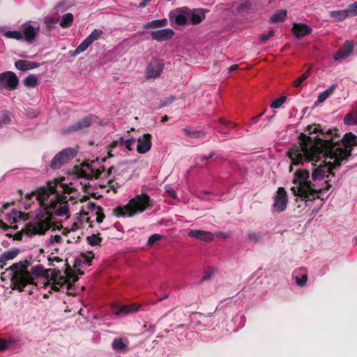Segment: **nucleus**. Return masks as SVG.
I'll return each instance as SVG.
<instances>
[{
  "instance_id": "obj_1",
  "label": "nucleus",
  "mask_w": 357,
  "mask_h": 357,
  "mask_svg": "<svg viewBox=\"0 0 357 357\" xmlns=\"http://www.w3.org/2000/svg\"><path fill=\"white\" fill-rule=\"evenodd\" d=\"M309 131L307 135L301 133L298 137L299 146L289 149L288 155L292 165H299L303 161L317 162L321 158H330L333 162L324 161L312 172L313 181L328 178L330 175L335 176L334 169L340 168L346 163L351 155L354 146H357V136L352 132L346 133L342 139L336 128L325 131L320 124L309 125L306 128Z\"/></svg>"
},
{
  "instance_id": "obj_2",
  "label": "nucleus",
  "mask_w": 357,
  "mask_h": 357,
  "mask_svg": "<svg viewBox=\"0 0 357 357\" xmlns=\"http://www.w3.org/2000/svg\"><path fill=\"white\" fill-rule=\"evenodd\" d=\"M54 199H52L50 203H47L38 215V221L34 224H31L26 227V233L29 234L44 235L45 232L51 228L52 221L54 218L52 211L56 208L57 205L63 204L55 210L54 214L57 216H63L69 213L67 197L59 193V190L56 189Z\"/></svg>"
},
{
  "instance_id": "obj_3",
  "label": "nucleus",
  "mask_w": 357,
  "mask_h": 357,
  "mask_svg": "<svg viewBox=\"0 0 357 357\" xmlns=\"http://www.w3.org/2000/svg\"><path fill=\"white\" fill-rule=\"evenodd\" d=\"M310 172L305 169H299L294 174L293 183L294 186L291 188V191L297 197V203H303L304 207L310 206V203L317 199H320L319 195L328 190L332 185L331 179L325 181L326 185L324 188L316 189L315 185L309 180Z\"/></svg>"
},
{
  "instance_id": "obj_4",
  "label": "nucleus",
  "mask_w": 357,
  "mask_h": 357,
  "mask_svg": "<svg viewBox=\"0 0 357 357\" xmlns=\"http://www.w3.org/2000/svg\"><path fill=\"white\" fill-rule=\"evenodd\" d=\"M29 266V262L25 260L15 263L7 269L11 272L10 287L12 289H17L20 292H22L26 285L35 284L34 278L31 274L37 278H49V270H45L41 264L33 266L31 272L28 271Z\"/></svg>"
},
{
  "instance_id": "obj_5",
  "label": "nucleus",
  "mask_w": 357,
  "mask_h": 357,
  "mask_svg": "<svg viewBox=\"0 0 357 357\" xmlns=\"http://www.w3.org/2000/svg\"><path fill=\"white\" fill-rule=\"evenodd\" d=\"M151 204V197L146 193L136 195L130 199L123 207H116L114 209L116 216L127 215L132 217L136 213H141L146 211Z\"/></svg>"
},
{
  "instance_id": "obj_6",
  "label": "nucleus",
  "mask_w": 357,
  "mask_h": 357,
  "mask_svg": "<svg viewBox=\"0 0 357 357\" xmlns=\"http://www.w3.org/2000/svg\"><path fill=\"white\" fill-rule=\"evenodd\" d=\"M58 183L57 180L47 181L46 185L40 186L31 193H27L25 195V198L28 200H31L32 197L36 195L37 200L39 202L40 206L42 208V210H43L46 202L50 199L51 194L56 192Z\"/></svg>"
},
{
  "instance_id": "obj_7",
  "label": "nucleus",
  "mask_w": 357,
  "mask_h": 357,
  "mask_svg": "<svg viewBox=\"0 0 357 357\" xmlns=\"http://www.w3.org/2000/svg\"><path fill=\"white\" fill-rule=\"evenodd\" d=\"M77 152L75 149L66 148L59 152L52 158L50 162L51 169L55 170L60 169L63 165L69 162L77 156Z\"/></svg>"
},
{
  "instance_id": "obj_8",
  "label": "nucleus",
  "mask_w": 357,
  "mask_h": 357,
  "mask_svg": "<svg viewBox=\"0 0 357 357\" xmlns=\"http://www.w3.org/2000/svg\"><path fill=\"white\" fill-rule=\"evenodd\" d=\"M164 63L162 60L153 58L148 63L146 69V77L147 79H155L159 77L163 70Z\"/></svg>"
},
{
  "instance_id": "obj_9",
  "label": "nucleus",
  "mask_w": 357,
  "mask_h": 357,
  "mask_svg": "<svg viewBox=\"0 0 357 357\" xmlns=\"http://www.w3.org/2000/svg\"><path fill=\"white\" fill-rule=\"evenodd\" d=\"M19 84V79L15 73L6 71L0 73V86L4 87L9 91L16 89Z\"/></svg>"
},
{
  "instance_id": "obj_10",
  "label": "nucleus",
  "mask_w": 357,
  "mask_h": 357,
  "mask_svg": "<svg viewBox=\"0 0 357 357\" xmlns=\"http://www.w3.org/2000/svg\"><path fill=\"white\" fill-rule=\"evenodd\" d=\"M98 117L93 114H90L83 117L82 119L71 125L68 128V132H76L80 130L87 128L91 126L93 122H96Z\"/></svg>"
},
{
  "instance_id": "obj_11",
  "label": "nucleus",
  "mask_w": 357,
  "mask_h": 357,
  "mask_svg": "<svg viewBox=\"0 0 357 357\" xmlns=\"http://www.w3.org/2000/svg\"><path fill=\"white\" fill-rule=\"evenodd\" d=\"M273 207L278 212H282L287 207L288 202L287 192L284 188L280 187L278 189L276 195L274 197Z\"/></svg>"
},
{
  "instance_id": "obj_12",
  "label": "nucleus",
  "mask_w": 357,
  "mask_h": 357,
  "mask_svg": "<svg viewBox=\"0 0 357 357\" xmlns=\"http://www.w3.org/2000/svg\"><path fill=\"white\" fill-rule=\"evenodd\" d=\"M140 307L139 303H133L129 305H114L112 307V312L116 315H126L139 311Z\"/></svg>"
},
{
  "instance_id": "obj_13",
  "label": "nucleus",
  "mask_w": 357,
  "mask_h": 357,
  "mask_svg": "<svg viewBox=\"0 0 357 357\" xmlns=\"http://www.w3.org/2000/svg\"><path fill=\"white\" fill-rule=\"evenodd\" d=\"M187 12L190 23L196 25L201 23L205 19L206 13L208 10L204 8L191 9L188 7Z\"/></svg>"
},
{
  "instance_id": "obj_14",
  "label": "nucleus",
  "mask_w": 357,
  "mask_h": 357,
  "mask_svg": "<svg viewBox=\"0 0 357 357\" xmlns=\"http://www.w3.org/2000/svg\"><path fill=\"white\" fill-rule=\"evenodd\" d=\"M152 136L149 133L144 134L137 139V151L140 154L149 152L152 146Z\"/></svg>"
},
{
  "instance_id": "obj_15",
  "label": "nucleus",
  "mask_w": 357,
  "mask_h": 357,
  "mask_svg": "<svg viewBox=\"0 0 357 357\" xmlns=\"http://www.w3.org/2000/svg\"><path fill=\"white\" fill-rule=\"evenodd\" d=\"M188 7L178 8L169 14L170 20H174L178 25H185L188 19Z\"/></svg>"
},
{
  "instance_id": "obj_16",
  "label": "nucleus",
  "mask_w": 357,
  "mask_h": 357,
  "mask_svg": "<svg viewBox=\"0 0 357 357\" xmlns=\"http://www.w3.org/2000/svg\"><path fill=\"white\" fill-rule=\"evenodd\" d=\"M353 50L354 42L352 40H346L340 50L334 54V60L339 61L345 59L352 52Z\"/></svg>"
},
{
  "instance_id": "obj_17",
  "label": "nucleus",
  "mask_w": 357,
  "mask_h": 357,
  "mask_svg": "<svg viewBox=\"0 0 357 357\" xmlns=\"http://www.w3.org/2000/svg\"><path fill=\"white\" fill-rule=\"evenodd\" d=\"M188 236L204 242H211L214 238L213 233L201 229H190L188 232Z\"/></svg>"
},
{
  "instance_id": "obj_18",
  "label": "nucleus",
  "mask_w": 357,
  "mask_h": 357,
  "mask_svg": "<svg viewBox=\"0 0 357 357\" xmlns=\"http://www.w3.org/2000/svg\"><path fill=\"white\" fill-rule=\"evenodd\" d=\"M291 31L296 38H302L310 35L312 33V28L306 24L294 23L291 28Z\"/></svg>"
},
{
  "instance_id": "obj_19",
  "label": "nucleus",
  "mask_w": 357,
  "mask_h": 357,
  "mask_svg": "<svg viewBox=\"0 0 357 357\" xmlns=\"http://www.w3.org/2000/svg\"><path fill=\"white\" fill-rule=\"evenodd\" d=\"M174 33L173 30L169 28L150 32L152 38L158 41H163L169 39L173 36Z\"/></svg>"
},
{
  "instance_id": "obj_20",
  "label": "nucleus",
  "mask_w": 357,
  "mask_h": 357,
  "mask_svg": "<svg viewBox=\"0 0 357 357\" xmlns=\"http://www.w3.org/2000/svg\"><path fill=\"white\" fill-rule=\"evenodd\" d=\"M39 66V63L30 61L28 60H17L15 62V67L22 72L32 70Z\"/></svg>"
},
{
  "instance_id": "obj_21",
  "label": "nucleus",
  "mask_w": 357,
  "mask_h": 357,
  "mask_svg": "<svg viewBox=\"0 0 357 357\" xmlns=\"http://www.w3.org/2000/svg\"><path fill=\"white\" fill-rule=\"evenodd\" d=\"M19 252L20 251L17 248H14L3 252L0 255V268H4V266L6 264V262L8 260H12L15 258L19 254Z\"/></svg>"
},
{
  "instance_id": "obj_22",
  "label": "nucleus",
  "mask_w": 357,
  "mask_h": 357,
  "mask_svg": "<svg viewBox=\"0 0 357 357\" xmlns=\"http://www.w3.org/2000/svg\"><path fill=\"white\" fill-rule=\"evenodd\" d=\"M36 35L37 31L32 25L29 24L23 30L22 36H24L25 40L28 43H32L35 40Z\"/></svg>"
},
{
  "instance_id": "obj_23",
  "label": "nucleus",
  "mask_w": 357,
  "mask_h": 357,
  "mask_svg": "<svg viewBox=\"0 0 357 357\" xmlns=\"http://www.w3.org/2000/svg\"><path fill=\"white\" fill-rule=\"evenodd\" d=\"M336 87H337L336 84H332L328 89L321 92L319 95L318 98L314 104L316 105H317L318 104L324 102L327 98H328L333 93Z\"/></svg>"
},
{
  "instance_id": "obj_24",
  "label": "nucleus",
  "mask_w": 357,
  "mask_h": 357,
  "mask_svg": "<svg viewBox=\"0 0 357 357\" xmlns=\"http://www.w3.org/2000/svg\"><path fill=\"white\" fill-rule=\"evenodd\" d=\"M167 25V20L166 19L155 20L149 22L144 24L143 27L146 29H156L164 27Z\"/></svg>"
},
{
  "instance_id": "obj_25",
  "label": "nucleus",
  "mask_w": 357,
  "mask_h": 357,
  "mask_svg": "<svg viewBox=\"0 0 357 357\" xmlns=\"http://www.w3.org/2000/svg\"><path fill=\"white\" fill-rule=\"evenodd\" d=\"M330 15L338 22L343 21L347 17H350L347 8L344 10H332L330 12Z\"/></svg>"
},
{
  "instance_id": "obj_26",
  "label": "nucleus",
  "mask_w": 357,
  "mask_h": 357,
  "mask_svg": "<svg viewBox=\"0 0 357 357\" xmlns=\"http://www.w3.org/2000/svg\"><path fill=\"white\" fill-rule=\"evenodd\" d=\"M54 180L58 181L57 189L61 188V190H59V193L61 195H65V194H71L75 191L73 188L69 187L67 184L63 183L62 181L65 180L64 177H61L59 178H54Z\"/></svg>"
},
{
  "instance_id": "obj_27",
  "label": "nucleus",
  "mask_w": 357,
  "mask_h": 357,
  "mask_svg": "<svg viewBox=\"0 0 357 357\" xmlns=\"http://www.w3.org/2000/svg\"><path fill=\"white\" fill-rule=\"evenodd\" d=\"M22 82L24 86L29 88H34L40 83L37 76L33 74L29 75L22 80Z\"/></svg>"
},
{
  "instance_id": "obj_28",
  "label": "nucleus",
  "mask_w": 357,
  "mask_h": 357,
  "mask_svg": "<svg viewBox=\"0 0 357 357\" xmlns=\"http://www.w3.org/2000/svg\"><path fill=\"white\" fill-rule=\"evenodd\" d=\"M182 132L185 134V135L189 137L192 139H202L205 135V132L203 130H190L187 128H183Z\"/></svg>"
},
{
  "instance_id": "obj_29",
  "label": "nucleus",
  "mask_w": 357,
  "mask_h": 357,
  "mask_svg": "<svg viewBox=\"0 0 357 357\" xmlns=\"http://www.w3.org/2000/svg\"><path fill=\"white\" fill-rule=\"evenodd\" d=\"M344 123L347 126L357 125V110L347 113L344 116Z\"/></svg>"
},
{
  "instance_id": "obj_30",
  "label": "nucleus",
  "mask_w": 357,
  "mask_h": 357,
  "mask_svg": "<svg viewBox=\"0 0 357 357\" xmlns=\"http://www.w3.org/2000/svg\"><path fill=\"white\" fill-rule=\"evenodd\" d=\"M287 16V12L286 10H277L271 17L272 22L278 23L284 22Z\"/></svg>"
},
{
  "instance_id": "obj_31",
  "label": "nucleus",
  "mask_w": 357,
  "mask_h": 357,
  "mask_svg": "<svg viewBox=\"0 0 357 357\" xmlns=\"http://www.w3.org/2000/svg\"><path fill=\"white\" fill-rule=\"evenodd\" d=\"M11 122L10 113L6 110L0 111V128L10 124Z\"/></svg>"
},
{
  "instance_id": "obj_32",
  "label": "nucleus",
  "mask_w": 357,
  "mask_h": 357,
  "mask_svg": "<svg viewBox=\"0 0 357 357\" xmlns=\"http://www.w3.org/2000/svg\"><path fill=\"white\" fill-rule=\"evenodd\" d=\"M73 22V15L72 13H68L64 14L59 23L60 26L63 28H67L71 26Z\"/></svg>"
},
{
  "instance_id": "obj_33",
  "label": "nucleus",
  "mask_w": 357,
  "mask_h": 357,
  "mask_svg": "<svg viewBox=\"0 0 357 357\" xmlns=\"http://www.w3.org/2000/svg\"><path fill=\"white\" fill-rule=\"evenodd\" d=\"M86 241L91 246L100 245L102 238L100 237V234H92L86 237Z\"/></svg>"
},
{
  "instance_id": "obj_34",
  "label": "nucleus",
  "mask_w": 357,
  "mask_h": 357,
  "mask_svg": "<svg viewBox=\"0 0 357 357\" xmlns=\"http://www.w3.org/2000/svg\"><path fill=\"white\" fill-rule=\"evenodd\" d=\"M65 266H66V268H65V271H64V273H65V275L67 276V278H68V280H70V279L73 280V282H77L78 280H79V278L78 276L75 274V273L73 271L72 268H71V266L69 265V264L68 263V261H66V264H65Z\"/></svg>"
},
{
  "instance_id": "obj_35",
  "label": "nucleus",
  "mask_w": 357,
  "mask_h": 357,
  "mask_svg": "<svg viewBox=\"0 0 357 357\" xmlns=\"http://www.w3.org/2000/svg\"><path fill=\"white\" fill-rule=\"evenodd\" d=\"M4 36L8 38L15 39L20 40L23 38V36L20 31H8L3 33Z\"/></svg>"
},
{
  "instance_id": "obj_36",
  "label": "nucleus",
  "mask_w": 357,
  "mask_h": 357,
  "mask_svg": "<svg viewBox=\"0 0 357 357\" xmlns=\"http://www.w3.org/2000/svg\"><path fill=\"white\" fill-rule=\"evenodd\" d=\"M112 347L114 350L122 351L126 347V344L123 342L122 338L116 337L112 342Z\"/></svg>"
},
{
  "instance_id": "obj_37",
  "label": "nucleus",
  "mask_w": 357,
  "mask_h": 357,
  "mask_svg": "<svg viewBox=\"0 0 357 357\" xmlns=\"http://www.w3.org/2000/svg\"><path fill=\"white\" fill-rule=\"evenodd\" d=\"M103 34V32L100 29H94L89 36L86 38L92 44L95 40H97Z\"/></svg>"
},
{
  "instance_id": "obj_38",
  "label": "nucleus",
  "mask_w": 357,
  "mask_h": 357,
  "mask_svg": "<svg viewBox=\"0 0 357 357\" xmlns=\"http://www.w3.org/2000/svg\"><path fill=\"white\" fill-rule=\"evenodd\" d=\"M90 45L91 44L89 43V41L86 38H85V40L79 45L77 46V47L74 51L73 55L76 56L83 52L89 47Z\"/></svg>"
},
{
  "instance_id": "obj_39",
  "label": "nucleus",
  "mask_w": 357,
  "mask_h": 357,
  "mask_svg": "<svg viewBox=\"0 0 357 357\" xmlns=\"http://www.w3.org/2000/svg\"><path fill=\"white\" fill-rule=\"evenodd\" d=\"M310 75V69H308L307 71H305L303 74H302L301 76L297 77L296 80L294 82V87H298L301 85V84L308 78V77Z\"/></svg>"
},
{
  "instance_id": "obj_40",
  "label": "nucleus",
  "mask_w": 357,
  "mask_h": 357,
  "mask_svg": "<svg viewBox=\"0 0 357 357\" xmlns=\"http://www.w3.org/2000/svg\"><path fill=\"white\" fill-rule=\"evenodd\" d=\"M286 100H287V97L286 96H281L279 98H278L275 100H274L271 104V108H274V109L279 108L286 101Z\"/></svg>"
},
{
  "instance_id": "obj_41",
  "label": "nucleus",
  "mask_w": 357,
  "mask_h": 357,
  "mask_svg": "<svg viewBox=\"0 0 357 357\" xmlns=\"http://www.w3.org/2000/svg\"><path fill=\"white\" fill-rule=\"evenodd\" d=\"M162 238V236L158 234H152L148 239L147 245L151 246L156 241H158Z\"/></svg>"
},
{
  "instance_id": "obj_42",
  "label": "nucleus",
  "mask_w": 357,
  "mask_h": 357,
  "mask_svg": "<svg viewBox=\"0 0 357 357\" xmlns=\"http://www.w3.org/2000/svg\"><path fill=\"white\" fill-rule=\"evenodd\" d=\"M347 8L350 17L357 15V2L349 4Z\"/></svg>"
},
{
  "instance_id": "obj_43",
  "label": "nucleus",
  "mask_w": 357,
  "mask_h": 357,
  "mask_svg": "<svg viewBox=\"0 0 357 357\" xmlns=\"http://www.w3.org/2000/svg\"><path fill=\"white\" fill-rule=\"evenodd\" d=\"M248 238L251 242L254 243H256L261 240L260 235L255 231L249 232Z\"/></svg>"
},
{
  "instance_id": "obj_44",
  "label": "nucleus",
  "mask_w": 357,
  "mask_h": 357,
  "mask_svg": "<svg viewBox=\"0 0 357 357\" xmlns=\"http://www.w3.org/2000/svg\"><path fill=\"white\" fill-rule=\"evenodd\" d=\"M96 215V222L99 224L102 223L105 218V215L103 213V208L100 206V208H98Z\"/></svg>"
},
{
  "instance_id": "obj_45",
  "label": "nucleus",
  "mask_w": 357,
  "mask_h": 357,
  "mask_svg": "<svg viewBox=\"0 0 357 357\" xmlns=\"http://www.w3.org/2000/svg\"><path fill=\"white\" fill-rule=\"evenodd\" d=\"M275 34L273 30H269L267 33H263L260 36V40L262 43H266L268 40L272 38Z\"/></svg>"
},
{
  "instance_id": "obj_46",
  "label": "nucleus",
  "mask_w": 357,
  "mask_h": 357,
  "mask_svg": "<svg viewBox=\"0 0 357 357\" xmlns=\"http://www.w3.org/2000/svg\"><path fill=\"white\" fill-rule=\"evenodd\" d=\"M296 281L298 286L303 287L305 285V284L307 281V275L304 274V275H302L301 278L296 277Z\"/></svg>"
},
{
  "instance_id": "obj_47",
  "label": "nucleus",
  "mask_w": 357,
  "mask_h": 357,
  "mask_svg": "<svg viewBox=\"0 0 357 357\" xmlns=\"http://www.w3.org/2000/svg\"><path fill=\"white\" fill-rule=\"evenodd\" d=\"M51 272V280L56 281L61 275V271L59 269H48Z\"/></svg>"
},
{
  "instance_id": "obj_48",
  "label": "nucleus",
  "mask_w": 357,
  "mask_h": 357,
  "mask_svg": "<svg viewBox=\"0 0 357 357\" xmlns=\"http://www.w3.org/2000/svg\"><path fill=\"white\" fill-rule=\"evenodd\" d=\"M30 224H28L25 229L22 230L21 231H19L17 233H16L14 236H13V239L16 240V241H21L22 238V236H23V233H26L27 235L29 236H32L33 234H29L26 233V227L28 225H29Z\"/></svg>"
},
{
  "instance_id": "obj_49",
  "label": "nucleus",
  "mask_w": 357,
  "mask_h": 357,
  "mask_svg": "<svg viewBox=\"0 0 357 357\" xmlns=\"http://www.w3.org/2000/svg\"><path fill=\"white\" fill-rule=\"evenodd\" d=\"M90 253L92 255V257H89L85 254H82L81 257L84 259V263L88 265L91 264V259L94 257V255L93 254V252H90Z\"/></svg>"
},
{
  "instance_id": "obj_50",
  "label": "nucleus",
  "mask_w": 357,
  "mask_h": 357,
  "mask_svg": "<svg viewBox=\"0 0 357 357\" xmlns=\"http://www.w3.org/2000/svg\"><path fill=\"white\" fill-rule=\"evenodd\" d=\"M135 142V139L134 137H131L126 140L124 146L126 147V149H128L129 151H131L132 146L134 144Z\"/></svg>"
},
{
  "instance_id": "obj_51",
  "label": "nucleus",
  "mask_w": 357,
  "mask_h": 357,
  "mask_svg": "<svg viewBox=\"0 0 357 357\" xmlns=\"http://www.w3.org/2000/svg\"><path fill=\"white\" fill-rule=\"evenodd\" d=\"M62 241V238L60 235L51 236L50 239V243L53 244L54 243H59Z\"/></svg>"
},
{
  "instance_id": "obj_52",
  "label": "nucleus",
  "mask_w": 357,
  "mask_h": 357,
  "mask_svg": "<svg viewBox=\"0 0 357 357\" xmlns=\"http://www.w3.org/2000/svg\"><path fill=\"white\" fill-rule=\"evenodd\" d=\"M0 227L1 229H3V230L6 231L10 228L13 229H17V226H13V227H10L8 226L7 224H6L2 220H0Z\"/></svg>"
},
{
  "instance_id": "obj_53",
  "label": "nucleus",
  "mask_w": 357,
  "mask_h": 357,
  "mask_svg": "<svg viewBox=\"0 0 357 357\" xmlns=\"http://www.w3.org/2000/svg\"><path fill=\"white\" fill-rule=\"evenodd\" d=\"M108 185L115 193L117 192L116 188L119 186L117 183H114L112 180L108 181Z\"/></svg>"
},
{
  "instance_id": "obj_54",
  "label": "nucleus",
  "mask_w": 357,
  "mask_h": 357,
  "mask_svg": "<svg viewBox=\"0 0 357 357\" xmlns=\"http://www.w3.org/2000/svg\"><path fill=\"white\" fill-rule=\"evenodd\" d=\"M98 208H100V206L93 202H89L86 206V208L90 211L98 210Z\"/></svg>"
},
{
  "instance_id": "obj_55",
  "label": "nucleus",
  "mask_w": 357,
  "mask_h": 357,
  "mask_svg": "<svg viewBox=\"0 0 357 357\" xmlns=\"http://www.w3.org/2000/svg\"><path fill=\"white\" fill-rule=\"evenodd\" d=\"M8 347V342L1 338H0V351H4Z\"/></svg>"
},
{
  "instance_id": "obj_56",
  "label": "nucleus",
  "mask_w": 357,
  "mask_h": 357,
  "mask_svg": "<svg viewBox=\"0 0 357 357\" xmlns=\"http://www.w3.org/2000/svg\"><path fill=\"white\" fill-rule=\"evenodd\" d=\"M46 26L49 29H51L54 27V24L55 23L53 19H50L49 20H46L45 22Z\"/></svg>"
},
{
  "instance_id": "obj_57",
  "label": "nucleus",
  "mask_w": 357,
  "mask_h": 357,
  "mask_svg": "<svg viewBox=\"0 0 357 357\" xmlns=\"http://www.w3.org/2000/svg\"><path fill=\"white\" fill-rule=\"evenodd\" d=\"M167 193L168 194V195L169 197H171L173 199H176V192L173 190V189H168L166 190Z\"/></svg>"
},
{
  "instance_id": "obj_58",
  "label": "nucleus",
  "mask_w": 357,
  "mask_h": 357,
  "mask_svg": "<svg viewBox=\"0 0 357 357\" xmlns=\"http://www.w3.org/2000/svg\"><path fill=\"white\" fill-rule=\"evenodd\" d=\"M219 122L221 123L223 125H225V126H229V125L231 124V125H233L234 127L236 126L235 123H232L230 121H227L224 118H220L219 119Z\"/></svg>"
},
{
  "instance_id": "obj_59",
  "label": "nucleus",
  "mask_w": 357,
  "mask_h": 357,
  "mask_svg": "<svg viewBox=\"0 0 357 357\" xmlns=\"http://www.w3.org/2000/svg\"><path fill=\"white\" fill-rule=\"evenodd\" d=\"M60 290V287H58L56 285V284H54L53 282H52V285L51 287V289L48 291V293L51 294L52 293V291H59Z\"/></svg>"
},
{
  "instance_id": "obj_60",
  "label": "nucleus",
  "mask_w": 357,
  "mask_h": 357,
  "mask_svg": "<svg viewBox=\"0 0 357 357\" xmlns=\"http://www.w3.org/2000/svg\"><path fill=\"white\" fill-rule=\"evenodd\" d=\"M119 145V142L118 140H114L113 142H112V143L108 146V149H113L114 148H116L117 146Z\"/></svg>"
},
{
  "instance_id": "obj_61",
  "label": "nucleus",
  "mask_w": 357,
  "mask_h": 357,
  "mask_svg": "<svg viewBox=\"0 0 357 357\" xmlns=\"http://www.w3.org/2000/svg\"><path fill=\"white\" fill-rule=\"evenodd\" d=\"M57 280L61 281V282H63L64 284L68 283L69 282L68 278H67L66 275H65V276L60 275L59 279H57Z\"/></svg>"
},
{
  "instance_id": "obj_62",
  "label": "nucleus",
  "mask_w": 357,
  "mask_h": 357,
  "mask_svg": "<svg viewBox=\"0 0 357 357\" xmlns=\"http://www.w3.org/2000/svg\"><path fill=\"white\" fill-rule=\"evenodd\" d=\"M214 155H215V152L212 151V152H211V153H210V154L208 155V156H206V155L202 156V161H204V160H209V159L212 158L214 156Z\"/></svg>"
},
{
  "instance_id": "obj_63",
  "label": "nucleus",
  "mask_w": 357,
  "mask_h": 357,
  "mask_svg": "<svg viewBox=\"0 0 357 357\" xmlns=\"http://www.w3.org/2000/svg\"><path fill=\"white\" fill-rule=\"evenodd\" d=\"M105 171V167L102 166V169H97L96 170V178H98L100 176V175L102 174V173Z\"/></svg>"
},
{
  "instance_id": "obj_64",
  "label": "nucleus",
  "mask_w": 357,
  "mask_h": 357,
  "mask_svg": "<svg viewBox=\"0 0 357 357\" xmlns=\"http://www.w3.org/2000/svg\"><path fill=\"white\" fill-rule=\"evenodd\" d=\"M78 229H79L78 224L77 222H74L72 225L70 230L72 231H75L77 230Z\"/></svg>"
}]
</instances>
